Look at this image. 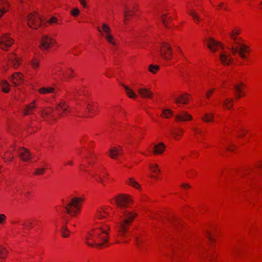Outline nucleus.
Masks as SVG:
<instances>
[{
	"label": "nucleus",
	"instance_id": "nucleus-44",
	"mask_svg": "<svg viewBox=\"0 0 262 262\" xmlns=\"http://www.w3.org/2000/svg\"><path fill=\"white\" fill-rule=\"evenodd\" d=\"M71 13L74 16H77L79 13V10L77 8H75L72 11Z\"/></svg>",
	"mask_w": 262,
	"mask_h": 262
},
{
	"label": "nucleus",
	"instance_id": "nucleus-58",
	"mask_svg": "<svg viewBox=\"0 0 262 262\" xmlns=\"http://www.w3.org/2000/svg\"><path fill=\"white\" fill-rule=\"evenodd\" d=\"M97 181L100 182V183L103 184V180L102 179V178H101L100 176H98V179H97Z\"/></svg>",
	"mask_w": 262,
	"mask_h": 262
},
{
	"label": "nucleus",
	"instance_id": "nucleus-19",
	"mask_svg": "<svg viewBox=\"0 0 262 262\" xmlns=\"http://www.w3.org/2000/svg\"><path fill=\"white\" fill-rule=\"evenodd\" d=\"M8 60L13 65L14 68L16 69L20 64V62L19 61L18 58L14 54H11L8 57Z\"/></svg>",
	"mask_w": 262,
	"mask_h": 262
},
{
	"label": "nucleus",
	"instance_id": "nucleus-64",
	"mask_svg": "<svg viewBox=\"0 0 262 262\" xmlns=\"http://www.w3.org/2000/svg\"><path fill=\"white\" fill-rule=\"evenodd\" d=\"M239 34V32L238 31H236L234 32V35H238Z\"/></svg>",
	"mask_w": 262,
	"mask_h": 262
},
{
	"label": "nucleus",
	"instance_id": "nucleus-13",
	"mask_svg": "<svg viewBox=\"0 0 262 262\" xmlns=\"http://www.w3.org/2000/svg\"><path fill=\"white\" fill-rule=\"evenodd\" d=\"M18 152L19 156L24 161H28L31 158L29 151L24 147L20 148L18 150Z\"/></svg>",
	"mask_w": 262,
	"mask_h": 262
},
{
	"label": "nucleus",
	"instance_id": "nucleus-1",
	"mask_svg": "<svg viewBox=\"0 0 262 262\" xmlns=\"http://www.w3.org/2000/svg\"><path fill=\"white\" fill-rule=\"evenodd\" d=\"M132 202V199L128 195H120L115 198V203L119 208L120 221L117 223V228L121 235H124L126 232L128 227L133 221L136 214L125 209Z\"/></svg>",
	"mask_w": 262,
	"mask_h": 262
},
{
	"label": "nucleus",
	"instance_id": "nucleus-45",
	"mask_svg": "<svg viewBox=\"0 0 262 262\" xmlns=\"http://www.w3.org/2000/svg\"><path fill=\"white\" fill-rule=\"evenodd\" d=\"M6 219V216L4 214H0V224H3Z\"/></svg>",
	"mask_w": 262,
	"mask_h": 262
},
{
	"label": "nucleus",
	"instance_id": "nucleus-25",
	"mask_svg": "<svg viewBox=\"0 0 262 262\" xmlns=\"http://www.w3.org/2000/svg\"><path fill=\"white\" fill-rule=\"evenodd\" d=\"M0 85L2 86V91L3 92L8 93L9 92L10 84L6 80H3L0 81Z\"/></svg>",
	"mask_w": 262,
	"mask_h": 262
},
{
	"label": "nucleus",
	"instance_id": "nucleus-18",
	"mask_svg": "<svg viewBox=\"0 0 262 262\" xmlns=\"http://www.w3.org/2000/svg\"><path fill=\"white\" fill-rule=\"evenodd\" d=\"M191 119L192 117L185 112H182L176 116V120L178 121H185Z\"/></svg>",
	"mask_w": 262,
	"mask_h": 262
},
{
	"label": "nucleus",
	"instance_id": "nucleus-2",
	"mask_svg": "<svg viewBox=\"0 0 262 262\" xmlns=\"http://www.w3.org/2000/svg\"><path fill=\"white\" fill-rule=\"evenodd\" d=\"M109 227L104 225L91 231L86 238V244L91 247H101L108 241Z\"/></svg>",
	"mask_w": 262,
	"mask_h": 262
},
{
	"label": "nucleus",
	"instance_id": "nucleus-34",
	"mask_svg": "<svg viewBox=\"0 0 262 262\" xmlns=\"http://www.w3.org/2000/svg\"><path fill=\"white\" fill-rule=\"evenodd\" d=\"M232 102V99H226L223 104L226 108H230L233 105Z\"/></svg>",
	"mask_w": 262,
	"mask_h": 262
},
{
	"label": "nucleus",
	"instance_id": "nucleus-28",
	"mask_svg": "<svg viewBox=\"0 0 262 262\" xmlns=\"http://www.w3.org/2000/svg\"><path fill=\"white\" fill-rule=\"evenodd\" d=\"M242 85V84L237 85L236 84L234 85V89L236 91V96L237 99L241 98L243 96H244V94H241L242 92V89L241 88V86Z\"/></svg>",
	"mask_w": 262,
	"mask_h": 262
},
{
	"label": "nucleus",
	"instance_id": "nucleus-15",
	"mask_svg": "<svg viewBox=\"0 0 262 262\" xmlns=\"http://www.w3.org/2000/svg\"><path fill=\"white\" fill-rule=\"evenodd\" d=\"M138 92L141 97L143 98H151L153 93L149 89L145 88H139Z\"/></svg>",
	"mask_w": 262,
	"mask_h": 262
},
{
	"label": "nucleus",
	"instance_id": "nucleus-41",
	"mask_svg": "<svg viewBox=\"0 0 262 262\" xmlns=\"http://www.w3.org/2000/svg\"><path fill=\"white\" fill-rule=\"evenodd\" d=\"M31 64L34 69H36L39 66V61L36 59H34L31 61Z\"/></svg>",
	"mask_w": 262,
	"mask_h": 262
},
{
	"label": "nucleus",
	"instance_id": "nucleus-53",
	"mask_svg": "<svg viewBox=\"0 0 262 262\" xmlns=\"http://www.w3.org/2000/svg\"><path fill=\"white\" fill-rule=\"evenodd\" d=\"M207 236L208 238V239L210 241H213V237L210 234V233L207 232Z\"/></svg>",
	"mask_w": 262,
	"mask_h": 262
},
{
	"label": "nucleus",
	"instance_id": "nucleus-29",
	"mask_svg": "<svg viewBox=\"0 0 262 262\" xmlns=\"http://www.w3.org/2000/svg\"><path fill=\"white\" fill-rule=\"evenodd\" d=\"M8 253V250L6 248L2 245H0V258L5 259Z\"/></svg>",
	"mask_w": 262,
	"mask_h": 262
},
{
	"label": "nucleus",
	"instance_id": "nucleus-62",
	"mask_svg": "<svg viewBox=\"0 0 262 262\" xmlns=\"http://www.w3.org/2000/svg\"><path fill=\"white\" fill-rule=\"evenodd\" d=\"M29 194H30V192H29V191H27L25 193V195L26 196L28 195Z\"/></svg>",
	"mask_w": 262,
	"mask_h": 262
},
{
	"label": "nucleus",
	"instance_id": "nucleus-5",
	"mask_svg": "<svg viewBox=\"0 0 262 262\" xmlns=\"http://www.w3.org/2000/svg\"><path fill=\"white\" fill-rule=\"evenodd\" d=\"M160 53L164 59H170L172 57V50L169 44L166 42H162L160 50Z\"/></svg>",
	"mask_w": 262,
	"mask_h": 262
},
{
	"label": "nucleus",
	"instance_id": "nucleus-63",
	"mask_svg": "<svg viewBox=\"0 0 262 262\" xmlns=\"http://www.w3.org/2000/svg\"><path fill=\"white\" fill-rule=\"evenodd\" d=\"M227 150H229V151H232V149L231 148H230V147H228V148H227Z\"/></svg>",
	"mask_w": 262,
	"mask_h": 262
},
{
	"label": "nucleus",
	"instance_id": "nucleus-10",
	"mask_svg": "<svg viewBox=\"0 0 262 262\" xmlns=\"http://www.w3.org/2000/svg\"><path fill=\"white\" fill-rule=\"evenodd\" d=\"M137 10V7L135 3H132L124 6V21L127 19V17L133 15L132 12H135Z\"/></svg>",
	"mask_w": 262,
	"mask_h": 262
},
{
	"label": "nucleus",
	"instance_id": "nucleus-9",
	"mask_svg": "<svg viewBox=\"0 0 262 262\" xmlns=\"http://www.w3.org/2000/svg\"><path fill=\"white\" fill-rule=\"evenodd\" d=\"M13 41L8 34H5L1 37L0 40V48L7 50L8 48L11 46Z\"/></svg>",
	"mask_w": 262,
	"mask_h": 262
},
{
	"label": "nucleus",
	"instance_id": "nucleus-26",
	"mask_svg": "<svg viewBox=\"0 0 262 262\" xmlns=\"http://www.w3.org/2000/svg\"><path fill=\"white\" fill-rule=\"evenodd\" d=\"M134 237L135 238L136 241V244L138 247V248L141 250L142 251L143 250V244L144 243V239L138 237L137 235H135Z\"/></svg>",
	"mask_w": 262,
	"mask_h": 262
},
{
	"label": "nucleus",
	"instance_id": "nucleus-46",
	"mask_svg": "<svg viewBox=\"0 0 262 262\" xmlns=\"http://www.w3.org/2000/svg\"><path fill=\"white\" fill-rule=\"evenodd\" d=\"M214 90V89H211L210 90H209L205 94L206 95V97L207 98H209L210 97V94H212V93H213Z\"/></svg>",
	"mask_w": 262,
	"mask_h": 262
},
{
	"label": "nucleus",
	"instance_id": "nucleus-23",
	"mask_svg": "<svg viewBox=\"0 0 262 262\" xmlns=\"http://www.w3.org/2000/svg\"><path fill=\"white\" fill-rule=\"evenodd\" d=\"M38 92L41 94H47L55 93V89L52 87H43L39 89Z\"/></svg>",
	"mask_w": 262,
	"mask_h": 262
},
{
	"label": "nucleus",
	"instance_id": "nucleus-4",
	"mask_svg": "<svg viewBox=\"0 0 262 262\" xmlns=\"http://www.w3.org/2000/svg\"><path fill=\"white\" fill-rule=\"evenodd\" d=\"M83 201L82 198L74 197L64 207L66 212L72 216H74L77 212L80 210L81 202Z\"/></svg>",
	"mask_w": 262,
	"mask_h": 262
},
{
	"label": "nucleus",
	"instance_id": "nucleus-14",
	"mask_svg": "<svg viewBox=\"0 0 262 262\" xmlns=\"http://www.w3.org/2000/svg\"><path fill=\"white\" fill-rule=\"evenodd\" d=\"M220 59L222 63L225 66L229 65L232 60V58L230 54L226 52H223L220 54Z\"/></svg>",
	"mask_w": 262,
	"mask_h": 262
},
{
	"label": "nucleus",
	"instance_id": "nucleus-7",
	"mask_svg": "<svg viewBox=\"0 0 262 262\" xmlns=\"http://www.w3.org/2000/svg\"><path fill=\"white\" fill-rule=\"evenodd\" d=\"M40 18L37 13L30 14L28 16V24L30 27L36 29L40 25Z\"/></svg>",
	"mask_w": 262,
	"mask_h": 262
},
{
	"label": "nucleus",
	"instance_id": "nucleus-33",
	"mask_svg": "<svg viewBox=\"0 0 262 262\" xmlns=\"http://www.w3.org/2000/svg\"><path fill=\"white\" fill-rule=\"evenodd\" d=\"M213 117V116L212 114L206 113L202 119L205 122H210L212 120Z\"/></svg>",
	"mask_w": 262,
	"mask_h": 262
},
{
	"label": "nucleus",
	"instance_id": "nucleus-24",
	"mask_svg": "<svg viewBox=\"0 0 262 262\" xmlns=\"http://www.w3.org/2000/svg\"><path fill=\"white\" fill-rule=\"evenodd\" d=\"M122 85L124 88L126 94L129 97L132 98H136L137 97V95L131 89L124 84H122Z\"/></svg>",
	"mask_w": 262,
	"mask_h": 262
},
{
	"label": "nucleus",
	"instance_id": "nucleus-31",
	"mask_svg": "<svg viewBox=\"0 0 262 262\" xmlns=\"http://www.w3.org/2000/svg\"><path fill=\"white\" fill-rule=\"evenodd\" d=\"M188 13L193 18L194 20L199 21L201 20L200 17L199 16L198 14L196 13L195 10H189L188 11Z\"/></svg>",
	"mask_w": 262,
	"mask_h": 262
},
{
	"label": "nucleus",
	"instance_id": "nucleus-40",
	"mask_svg": "<svg viewBox=\"0 0 262 262\" xmlns=\"http://www.w3.org/2000/svg\"><path fill=\"white\" fill-rule=\"evenodd\" d=\"M23 225L26 229L31 228L32 227V223L31 221L28 220L24 222Z\"/></svg>",
	"mask_w": 262,
	"mask_h": 262
},
{
	"label": "nucleus",
	"instance_id": "nucleus-55",
	"mask_svg": "<svg viewBox=\"0 0 262 262\" xmlns=\"http://www.w3.org/2000/svg\"><path fill=\"white\" fill-rule=\"evenodd\" d=\"M73 73V70L71 69H69V71L67 72V75L69 76H71V74Z\"/></svg>",
	"mask_w": 262,
	"mask_h": 262
},
{
	"label": "nucleus",
	"instance_id": "nucleus-6",
	"mask_svg": "<svg viewBox=\"0 0 262 262\" xmlns=\"http://www.w3.org/2000/svg\"><path fill=\"white\" fill-rule=\"evenodd\" d=\"M97 30L101 34V35H104L108 42L113 45H116V43L114 41L113 36L110 34L111 29L106 24H103L102 26V30L99 27H97Z\"/></svg>",
	"mask_w": 262,
	"mask_h": 262
},
{
	"label": "nucleus",
	"instance_id": "nucleus-47",
	"mask_svg": "<svg viewBox=\"0 0 262 262\" xmlns=\"http://www.w3.org/2000/svg\"><path fill=\"white\" fill-rule=\"evenodd\" d=\"M57 21V18L55 17H52L50 18V19L49 20V23L50 24H53L54 23H56Z\"/></svg>",
	"mask_w": 262,
	"mask_h": 262
},
{
	"label": "nucleus",
	"instance_id": "nucleus-22",
	"mask_svg": "<svg viewBox=\"0 0 262 262\" xmlns=\"http://www.w3.org/2000/svg\"><path fill=\"white\" fill-rule=\"evenodd\" d=\"M35 101H34L31 103L26 105L24 108V114L25 115H28L32 114L33 110L36 107L34 105Z\"/></svg>",
	"mask_w": 262,
	"mask_h": 262
},
{
	"label": "nucleus",
	"instance_id": "nucleus-60",
	"mask_svg": "<svg viewBox=\"0 0 262 262\" xmlns=\"http://www.w3.org/2000/svg\"><path fill=\"white\" fill-rule=\"evenodd\" d=\"M5 2L7 3L5 0H0V3H1L2 4H4Z\"/></svg>",
	"mask_w": 262,
	"mask_h": 262
},
{
	"label": "nucleus",
	"instance_id": "nucleus-39",
	"mask_svg": "<svg viewBox=\"0 0 262 262\" xmlns=\"http://www.w3.org/2000/svg\"><path fill=\"white\" fill-rule=\"evenodd\" d=\"M61 232H62V236L64 237H68L69 234V233H70L69 230L66 227H62Z\"/></svg>",
	"mask_w": 262,
	"mask_h": 262
},
{
	"label": "nucleus",
	"instance_id": "nucleus-11",
	"mask_svg": "<svg viewBox=\"0 0 262 262\" xmlns=\"http://www.w3.org/2000/svg\"><path fill=\"white\" fill-rule=\"evenodd\" d=\"M208 48L212 52H214L217 50L218 47L223 49L224 46L220 42H218L212 38H210L207 41Z\"/></svg>",
	"mask_w": 262,
	"mask_h": 262
},
{
	"label": "nucleus",
	"instance_id": "nucleus-50",
	"mask_svg": "<svg viewBox=\"0 0 262 262\" xmlns=\"http://www.w3.org/2000/svg\"><path fill=\"white\" fill-rule=\"evenodd\" d=\"M3 159L5 160V162L7 161H12L13 159V156H9L8 157H3Z\"/></svg>",
	"mask_w": 262,
	"mask_h": 262
},
{
	"label": "nucleus",
	"instance_id": "nucleus-35",
	"mask_svg": "<svg viewBox=\"0 0 262 262\" xmlns=\"http://www.w3.org/2000/svg\"><path fill=\"white\" fill-rule=\"evenodd\" d=\"M163 116L165 118H169L172 115L173 112L168 109H164L162 111Z\"/></svg>",
	"mask_w": 262,
	"mask_h": 262
},
{
	"label": "nucleus",
	"instance_id": "nucleus-43",
	"mask_svg": "<svg viewBox=\"0 0 262 262\" xmlns=\"http://www.w3.org/2000/svg\"><path fill=\"white\" fill-rule=\"evenodd\" d=\"M85 108L88 112H90L93 108V106L89 102H85Z\"/></svg>",
	"mask_w": 262,
	"mask_h": 262
},
{
	"label": "nucleus",
	"instance_id": "nucleus-30",
	"mask_svg": "<svg viewBox=\"0 0 262 262\" xmlns=\"http://www.w3.org/2000/svg\"><path fill=\"white\" fill-rule=\"evenodd\" d=\"M126 183L128 185L132 186L133 187H134L137 189H139V188H140L139 184L136 181H135L133 178H128Z\"/></svg>",
	"mask_w": 262,
	"mask_h": 262
},
{
	"label": "nucleus",
	"instance_id": "nucleus-48",
	"mask_svg": "<svg viewBox=\"0 0 262 262\" xmlns=\"http://www.w3.org/2000/svg\"><path fill=\"white\" fill-rule=\"evenodd\" d=\"M165 16V15H162V21L163 22V23L164 24V26L166 27H168V23L164 19V17Z\"/></svg>",
	"mask_w": 262,
	"mask_h": 262
},
{
	"label": "nucleus",
	"instance_id": "nucleus-16",
	"mask_svg": "<svg viewBox=\"0 0 262 262\" xmlns=\"http://www.w3.org/2000/svg\"><path fill=\"white\" fill-rule=\"evenodd\" d=\"M69 106L66 102L63 100H61L59 103H58L55 110L59 112V115L62 116V113H60V111H62L63 112H66L68 111V108Z\"/></svg>",
	"mask_w": 262,
	"mask_h": 262
},
{
	"label": "nucleus",
	"instance_id": "nucleus-37",
	"mask_svg": "<svg viewBox=\"0 0 262 262\" xmlns=\"http://www.w3.org/2000/svg\"><path fill=\"white\" fill-rule=\"evenodd\" d=\"M159 69V67L158 66L150 64L149 66L148 70L152 73H156V72Z\"/></svg>",
	"mask_w": 262,
	"mask_h": 262
},
{
	"label": "nucleus",
	"instance_id": "nucleus-3",
	"mask_svg": "<svg viewBox=\"0 0 262 262\" xmlns=\"http://www.w3.org/2000/svg\"><path fill=\"white\" fill-rule=\"evenodd\" d=\"M230 36L231 38L234 40L235 43L239 46V48L237 47H231L229 49L231 50L232 53L233 55H235L236 53H237L238 55L243 59H246L247 56L244 54V53H248L249 50L248 47L244 45L241 44L237 41V37L234 35V32L232 31L230 34Z\"/></svg>",
	"mask_w": 262,
	"mask_h": 262
},
{
	"label": "nucleus",
	"instance_id": "nucleus-8",
	"mask_svg": "<svg viewBox=\"0 0 262 262\" xmlns=\"http://www.w3.org/2000/svg\"><path fill=\"white\" fill-rule=\"evenodd\" d=\"M53 44V39L47 35H43L40 40V48L42 50H48Z\"/></svg>",
	"mask_w": 262,
	"mask_h": 262
},
{
	"label": "nucleus",
	"instance_id": "nucleus-32",
	"mask_svg": "<svg viewBox=\"0 0 262 262\" xmlns=\"http://www.w3.org/2000/svg\"><path fill=\"white\" fill-rule=\"evenodd\" d=\"M52 108H50L49 110L43 109L41 111L40 114L42 118H45L46 117L49 116L50 114L52 113Z\"/></svg>",
	"mask_w": 262,
	"mask_h": 262
},
{
	"label": "nucleus",
	"instance_id": "nucleus-20",
	"mask_svg": "<svg viewBox=\"0 0 262 262\" xmlns=\"http://www.w3.org/2000/svg\"><path fill=\"white\" fill-rule=\"evenodd\" d=\"M110 156L112 159H116L118 155L122 154V148L120 146L119 148L117 147H113L109 150Z\"/></svg>",
	"mask_w": 262,
	"mask_h": 262
},
{
	"label": "nucleus",
	"instance_id": "nucleus-42",
	"mask_svg": "<svg viewBox=\"0 0 262 262\" xmlns=\"http://www.w3.org/2000/svg\"><path fill=\"white\" fill-rule=\"evenodd\" d=\"M183 133V130L181 129H179V132H171V134L174 136L176 139H179L178 137L181 136Z\"/></svg>",
	"mask_w": 262,
	"mask_h": 262
},
{
	"label": "nucleus",
	"instance_id": "nucleus-17",
	"mask_svg": "<svg viewBox=\"0 0 262 262\" xmlns=\"http://www.w3.org/2000/svg\"><path fill=\"white\" fill-rule=\"evenodd\" d=\"M188 95L187 93L181 95L178 97L174 98V100L177 103L185 104L189 100Z\"/></svg>",
	"mask_w": 262,
	"mask_h": 262
},
{
	"label": "nucleus",
	"instance_id": "nucleus-56",
	"mask_svg": "<svg viewBox=\"0 0 262 262\" xmlns=\"http://www.w3.org/2000/svg\"><path fill=\"white\" fill-rule=\"evenodd\" d=\"M193 129L195 132L196 133L201 135V134H202L201 130H200L199 129H198L197 128H193Z\"/></svg>",
	"mask_w": 262,
	"mask_h": 262
},
{
	"label": "nucleus",
	"instance_id": "nucleus-59",
	"mask_svg": "<svg viewBox=\"0 0 262 262\" xmlns=\"http://www.w3.org/2000/svg\"><path fill=\"white\" fill-rule=\"evenodd\" d=\"M223 4H224V3H220V4H219V7H220V8H223V7H222V6L223 5Z\"/></svg>",
	"mask_w": 262,
	"mask_h": 262
},
{
	"label": "nucleus",
	"instance_id": "nucleus-51",
	"mask_svg": "<svg viewBox=\"0 0 262 262\" xmlns=\"http://www.w3.org/2000/svg\"><path fill=\"white\" fill-rule=\"evenodd\" d=\"M75 94H79L80 95V91L77 88H75L73 89V91L72 92Z\"/></svg>",
	"mask_w": 262,
	"mask_h": 262
},
{
	"label": "nucleus",
	"instance_id": "nucleus-38",
	"mask_svg": "<svg viewBox=\"0 0 262 262\" xmlns=\"http://www.w3.org/2000/svg\"><path fill=\"white\" fill-rule=\"evenodd\" d=\"M46 170L45 168H37L35 169L34 174L35 175H41L43 174Z\"/></svg>",
	"mask_w": 262,
	"mask_h": 262
},
{
	"label": "nucleus",
	"instance_id": "nucleus-52",
	"mask_svg": "<svg viewBox=\"0 0 262 262\" xmlns=\"http://www.w3.org/2000/svg\"><path fill=\"white\" fill-rule=\"evenodd\" d=\"M181 186L184 189H186L190 187V185H189L188 184H182Z\"/></svg>",
	"mask_w": 262,
	"mask_h": 262
},
{
	"label": "nucleus",
	"instance_id": "nucleus-27",
	"mask_svg": "<svg viewBox=\"0 0 262 262\" xmlns=\"http://www.w3.org/2000/svg\"><path fill=\"white\" fill-rule=\"evenodd\" d=\"M106 215H109L107 212H106L104 209H101L100 210L98 211V212H97L96 217L98 219L101 220L105 219Z\"/></svg>",
	"mask_w": 262,
	"mask_h": 262
},
{
	"label": "nucleus",
	"instance_id": "nucleus-21",
	"mask_svg": "<svg viewBox=\"0 0 262 262\" xmlns=\"http://www.w3.org/2000/svg\"><path fill=\"white\" fill-rule=\"evenodd\" d=\"M165 148V146L163 143H160L159 144H156L154 146L153 148V152L155 154H162Z\"/></svg>",
	"mask_w": 262,
	"mask_h": 262
},
{
	"label": "nucleus",
	"instance_id": "nucleus-57",
	"mask_svg": "<svg viewBox=\"0 0 262 262\" xmlns=\"http://www.w3.org/2000/svg\"><path fill=\"white\" fill-rule=\"evenodd\" d=\"M196 174V172L193 170H191L189 172L190 176H192V175H195Z\"/></svg>",
	"mask_w": 262,
	"mask_h": 262
},
{
	"label": "nucleus",
	"instance_id": "nucleus-54",
	"mask_svg": "<svg viewBox=\"0 0 262 262\" xmlns=\"http://www.w3.org/2000/svg\"><path fill=\"white\" fill-rule=\"evenodd\" d=\"M79 1L80 2V4L84 7H86V3H85V0H79Z\"/></svg>",
	"mask_w": 262,
	"mask_h": 262
},
{
	"label": "nucleus",
	"instance_id": "nucleus-36",
	"mask_svg": "<svg viewBox=\"0 0 262 262\" xmlns=\"http://www.w3.org/2000/svg\"><path fill=\"white\" fill-rule=\"evenodd\" d=\"M149 169L154 173H157L160 172V170L159 168L158 165L156 164L152 165H149Z\"/></svg>",
	"mask_w": 262,
	"mask_h": 262
},
{
	"label": "nucleus",
	"instance_id": "nucleus-49",
	"mask_svg": "<svg viewBox=\"0 0 262 262\" xmlns=\"http://www.w3.org/2000/svg\"><path fill=\"white\" fill-rule=\"evenodd\" d=\"M7 12V10L4 8H0V17L2 16V15Z\"/></svg>",
	"mask_w": 262,
	"mask_h": 262
},
{
	"label": "nucleus",
	"instance_id": "nucleus-12",
	"mask_svg": "<svg viewBox=\"0 0 262 262\" xmlns=\"http://www.w3.org/2000/svg\"><path fill=\"white\" fill-rule=\"evenodd\" d=\"M11 82L14 86H17L24 81L23 75L21 73L16 72L11 75L10 77Z\"/></svg>",
	"mask_w": 262,
	"mask_h": 262
},
{
	"label": "nucleus",
	"instance_id": "nucleus-61",
	"mask_svg": "<svg viewBox=\"0 0 262 262\" xmlns=\"http://www.w3.org/2000/svg\"><path fill=\"white\" fill-rule=\"evenodd\" d=\"M68 164H69V165H73V162H72V161H69V162H68Z\"/></svg>",
	"mask_w": 262,
	"mask_h": 262
}]
</instances>
